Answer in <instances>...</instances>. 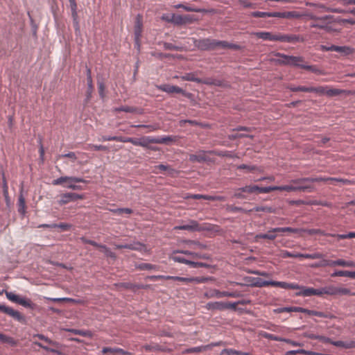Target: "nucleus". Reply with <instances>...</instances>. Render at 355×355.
Masks as SVG:
<instances>
[{
    "label": "nucleus",
    "mask_w": 355,
    "mask_h": 355,
    "mask_svg": "<svg viewBox=\"0 0 355 355\" xmlns=\"http://www.w3.org/2000/svg\"><path fill=\"white\" fill-rule=\"evenodd\" d=\"M110 211L113 214L118 215V216H122L123 214L130 215V214H132V212H133L132 209H131L130 208H118V209H110Z\"/></svg>",
    "instance_id": "cd10ccee"
},
{
    "label": "nucleus",
    "mask_w": 355,
    "mask_h": 355,
    "mask_svg": "<svg viewBox=\"0 0 355 355\" xmlns=\"http://www.w3.org/2000/svg\"><path fill=\"white\" fill-rule=\"evenodd\" d=\"M100 249H105V254L107 257H112V258L115 257L114 253L112 252L106 245H102V246H101Z\"/></svg>",
    "instance_id": "4d7b16f0"
},
{
    "label": "nucleus",
    "mask_w": 355,
    "mask_h": 355,
    "mask_svg": "<svg viewBox=\"0 0 355 355\" xmlns=\"http://www.w3.org/2000/svg\"><path fill=\"white\" fill-rule=\"evenodd\" d=\"M159 89L168 93L178 92V88L175 86L166 84L159 86Z\"/></svg>",
    "instance_id": "f704fd0d"
},
{
    "label": "nucleus",
    "mask_w": 355,
    "mask_h": 355,
    "mask_svg": "<svg viewBox=\"0 0 355 355\" xmlns=\"http://www.w3.org/2000/svg\"><path fill=\"white\" fill-rule=\"evenodd\" d=\"M345 92V90L336 89V88H329V87H327L326 95L329 97H332V96H338Z\"/></svg>",
    "instance_id": "2f4dec72"
},
{
    "label": "nucleus",
    "mask_w": 355,
    "mask_h": 355,
    "mask_svg": "<svg viewBox=\"0 0 355 355\" xmlns=\"http://www.w3.org/2000/svg\"><path fill=\"white\" fill-rule=\"evenodd\" d=\"M334 51L340 53L344 55H349L352 53V50L347 46H339L334 45Z\"/></svg>",
    "instance_id": "c9c22d12"
},
{
    "label": "nucleus",
    "mask_w": 355,
    "mask_h": 355,
    "mask_svg": "<svg viewBox=\"0 0 355 355\" xmlns=\"http://www.w3.org/2000/svg\"><path fill=\"white\" fill-rule=\"evenodd\" d=\"M87 82L88 85V95H90L94 89L93 83H92V77H87Z\"/></svg>",
    "instance_id": "bf43d9fd"
},
{
    "label": "nucleus",
    "mask_w": 355,
    "mask_h": 355,
    "mask_svg": "<svg viewBox=\"0 0 355 355\" xmlns=\"http://www.w3.org/2000/svg\"><path fill=\"white\" fill-rule=\"evenodd\" d=\"M204 296L207 298H220L223 297H241V295L239 292H228V291H220L217 289H211L206 291L204 293Z\"/></svg>",
    "instance_id": "0eeeda50"
},
{
    "label": "nucleus",
    "mask_w": 355,
    "mask_h": 355,
    "mask_svg": "<svg viewBox=\"0 0 355 355\" xmlns=\"http://www.w3.org/2000/svg\"><path fill=\"white\" fill-rule=\"evenodd\" d=\"M222 353L226 354L227 355H252L249 352H243L233 349H225L223 350Z\"/></svg>",
    "instance_id": "72a5a7b5"
},
{
    "label": "nucleus",
    "mask_w": 355,
    "mask_h": 355,
    "mask_svg": "<svg viewBox=\"0 0 355 355\" xmlns=\"http://www.w3.org/2000/svg\"><path fill=\"white\" fill-rule=\"evenodd\" d=\"M342 180L336 178H326V177H318V178H305L292 180L291 182L293 184H302L306 182H324L329 184H336V182H341Z\"/></svg>",
    "instance_id": "423d86ee"
},
{
    "label": "nucleus",
    "mask_w": 355,
    "mask_h": 355,
    "mask_svg": "<svg viewBox=\"0 0 355 355\" xmlns=\"http://www.w3.org/2000/svg\"><path fill=\"white\" fill-rule=\"evenodd\" d=\"M200 47L205 50H212L217 48L237 49L238 46L230 44L225 41H218L214 39H205L200 42Z\"/></svg>",
    "instance_id": "f03ea898"
},
{
    "label": "nucleus",
    "mask_w": 355,
    "mask_h": 355,
    "mask_svg": "<svg viewBox=\"0 0 355 355\" xmlns=\"http://www.w3.org/2000/svg\"><path fill=\"white\" fill-rule=\"evenodd\" d=\"M333 267L334 266H343V267H354L355 268V262L353 261H345L343 259H338L336 261H333V263H331Z\"/></svg>",
    "instance_id": "b1692460"
},
{
    "label": "nucleus",
    "mask_w": 355,
    "mask_h": 355,
    "mask_svg": "<svg viewBox=\"0 0 355 355\" xmlns=\"http://www.w3.org/2000/svg\"><path fill=\"white\" fill-rule=\"evenodd\" d=\"M278 41L282 42L295 43L297 42H302L303 40L296 35H284L279 33Z\"/></svg>",
    "instance_id": "6ab92c4d"
},
{
    "label": "nucleus",
    "mask_w": 355,
    "mask_h": 355,
    "mask_svg": "<svg viewBox=\"0 0 355 355\" xmlns=\"http://www.w3.org/2000/svg\"><path fill=\"white\" fill-rule=\"evenodd\" d=\"M89 148L94 150H108V148L103 145L90 144Z\"/></svg>",
    "instance_id": "603ef678"
},
{
    "label": "nucleus",
    "mask_w": 355,
    "mask_h": 355,
    "mask_svg": "<svg viewBox=\"0 0 355 355\" xmlns=\"http://www.w3.org/2000/svg\"><path fill=\"white\" fill-rule=\"evenodd\" d=\"M142 28H143L142 16L140 15H138L136 17L135 27H134L135 41V44L137 46H139L140 38L141 37V33H142Z\"/></svg>",
    "instance_id": "4468645a"
},
{
    "label": "nucleus",
    "mask_w": 355,
    "mask_h": 355,
    "mask_svg": "<svg viewBox=\"0 0 355 355\" xmlns=\"http://www.w3.org/2000/svg\"><path fill=\"white\" fill-rule=\"evenodd\" d=\"M282 256L283 258H295V253H292L288 251L284 250L282 252Z\"/></svg>",
    "instance_id": "338daca9"
},
{
    "label": "nucleus",
    "mask_w": 355,
    "mask_h": 355,
    "mask_svg": "<svg viewBox=\"0 0 355 355\" xmlns=\"http://www.w3.org/2000/svg\"><path fill=\"white\" fill-rule=\"evenodd\" d=\"M137 268L142 270H159L160 267L157 265L142 263H140Z\"/></svg>",
    "instance_id": "473e14b6"
},
{
    "label": "nucleus",
    "mask_w": 355,
    "mask_h": 355,
    "mask_svg": "<svg viewBox=\"0 0 355 355\" xmlns=\"http://www.w3.org/2000/svg\"><path fill=\"white\" fill-rule=\"evenodd\" d=\"M302 61H303V60L301 57L286 56V55L284 56V60H282V62L285 64L297 66L302 69L309 70L313 72H316V69L314 66L302 64H301V62Z\"/></svg>",
    "instance_id": "6e6552de"
},
{
    "label": "nucleus",
    "mask_w": 355,
    "mask_h": 355,
    "mask_svg": "<svg viewBox=\"0 0 355 355\" xmlns=\"http://www.w3.org/2000/svg\"><path fill=\"white\" fill-rule=\"evenodd\" d=\"M327 87H308L307 92H315L319 94H326Z\"/></svg>",
    "instance_id": "e433bc0d"
},
{
    "label": "nucleus",
    "mask_w": 355,
    "mask_h": 355,
    "mask_svg": "<svg viewBox=\"0 0 355 355\" xmlns=\"http://www.w3.org/2000/svg\"><path fill=\"white\" fill-rule=\"evenodd\" d=\"M280 288L284 289H297L300 288V286L295 283H287L285 282H281Z\"/></svg>",
    "instance_id": "ea45409f"
},
{
    "label": "nucleus",
    "mask_w": 355,
    "mask_h": 355,
    "mask_svg": "<svg viewBox=\"0 0 355 355\" xmlns=\"http://www.w3.org/2000/svg\"><path fill=\"white\" fill-rule=\"evenodd\" d=\"M117 348L118 347H103L101 353L102 354H110L111 355H116L117 354Z\"/></svg>",
    "instance_id": "49530a36"
},
{
    "label": "nucleus",
    "mask_w": 355,
    "mask_h": 355,
    "mask_svg": "<svg viewBox=\"0 0 355 355\" xmlns=\"http://www.w3.org/2000/svg\"><path fill=\"white\" fill-rule=\"evenodd\" d=\"M241 304L240 302L238 303H225L223 302H208L205 305V308L207 310H225L227 309H235L236 308V306Z\"/></svg>",
    "instance_id": "9b49d317"
},
{
    "label": "nucleus",
    "mask_w": 355,
    "mask_h": 355,
    "mask_svg": "<svg viewBox=\"0 0 355 355\" xmlns=\"http://www.w3.org/2000/svg\"><path fill=\"white\" fill-rule=\"evenodd\" d=\"M342 277H347L355 279V271L343 270Z\"/></svg>",
    "instance_id": "052dcab7"
},
{
    "label": "nucleus",
    "mask_w": 355,
    "mask_h": 355,
    "mask_svg": "<svg viewBox=\"0 0 355 355\" xmlns=\"http://www.w3.org/2000/svg\"><path fill=\"white\" fill-rule=\"evenodd\" d=\"M295 185H284V186H272V191H285L287 192H292V191H305L307 189H310V186H303L301 185L302 184H293Z\"/></svg>",
    "instance_id": "f8f14e48"
},
{
    "label": "nucleus",
    "mask_w": 355,
    "mask_h": 355,
    "mask_svg": "<svg viewBox=\"0 0 355 355\" xmlns=\"http://www.w3.org/2000/svg\"><path fill=\"white\" fill-rule=\"evenodd\" d=\"M187 230L189 232H201L205 230H209L207 225H202L197 221L191 220L186 223H182L179 225V230Z\"/></svg>",
    "instance_id": "9d476101"
},
{
    "label": "nucleus",
    "mask_w": 355,
    "mask_h": 355,
    "mask_svg": "<svg viewBox=\"0 0 355 355\" xmlns=\"http://www.w3.org/2000/svg\"><path fill=\"white\" fill-rule=\"evenodd\" d=\"M250 15L253 17H272V12L255 11L251 12Z\"/></svg>",
    "instance_id": "4c0bfd02"
},
{
    "label": "nucleus",
    "mask_w": 355,
    "mask_h": 355,
    "mask_svg": "<svg viewBox=\"0 0 355 355\" xmlns=\"http://www.w3.org/2000/svg\"><path fill=\"white\" fill-rule=\"evenodd\" d=\"M300 17V15L296 12H272V17H279V18H297Z\"/></svg>",
    "instance_id": "4be33fe9"
},
{
    "label": "nucleus",
    "mask_w": 355,
    "mask_h": 355,
    "mask_svg": "<svg viewBox=\"0 0 355 355\" xmlns=\"http://www.w3.org/2000/svg\"><path fill=\"white\" fill-rule=\"evenodd\" d=\"M254 35L260 39L268 41H278L279 33L274 34L270 32H257Z\"/></svg>",
    "instance_id": "412c9836"
},
{
    "label": "nucleus",
    "mask_w": 355,
    "mask_h": 355,
    "mask_svg": "<svg viewBox=\"0 0 355 355\" xmlns=\"http://www.w3.org/2000/svg\"><path fill=\"white\" fill-rule=\"evenodd\" d=\"M300 291L296 293L298 296L309 297L312 295L322 296L324 294H327V287L321 288H308L304 286H300L298 288Z\"/></svg>",
    "instance_id": "1a4fd4ad"
},
{
    "label": "nucleus",
    "mask_w": 355,
    "mask_h": 355,
    "mask_svg": "<svg viewBox=\"0 0 355 355\" xmlns=\"http://www.w3.org/2000/svg\"><path fill=\"white\" fill-rule=\"evenodd\" d=\"M237 168L238 169H246L248 171H252L256 169V166H249V165H246V164H241V165H239L237 167Z\"/></svg>",
    "instance_id": "e2e57ef3"
},
{
    "label": "nucleus",
    "mask_w": 355,
    "mask_h": 355,
    "mask_svg": "<svg viewBox=\"0 0 355 355\" xmlns=\"http://www.w3.org/2000/svg\"><path fill=\"white\" fill-rule=\"evenodd\" d=\"M34 337L35 338L37 337L40 340H44L47 343H49V344L52 343V341L49 338L44 336L43 334H35V335H34Z\"/></svg>",
    "instance_id": "69168bd1"
},
{
    "label": "nucleus",
    "mask_w": 355,
    "mask_h": 355,
    "mask_svg": "<svg viewBox=\"0 0 355 355\" xmlns=\"http://www.w3.org/2000/svg\"><path fill=\"white\" fill-rule=\"evenodd\" d=\"M81 240H82V241H83L84 243H88V244H90V245H93V246H94V247H96V248H99V249L101 248V246H102V245H101V244H99V243H96V241H94L89 240V239H86V238H84V237L81 238Z\"/></svg>",
    "instance_id": "3c124183"
},
{
    "label": "nucleus",
    "mask_w": 355,
    "mask_h": 355,
    "mask_svg": "<svg viewBox=\"0 0 355 355\" xmlns=\"http://www.w3.org/2000/svg\"><path fill=\"white\" fill-rule=\"evenodd\" d=\"M166 141V138H155L152 137H143L141 138L130 137L128 143L137 146L148 148L150 144H163Z\"/></svg>",
    "instance_id": "7ed1b4c3"
},
{
    "label": "nucleus",
    "mask_w": 355,
    "mask_h": 355,
    "mask_svg": "<svg viewBox=\"0 0 355 355\" xmlns=\"http://www.w3.org/2000/svg\"><path fill=\"white\" fill-rule=\"evenodd\" d=\"M6 297L12 302L19 304L26 308L35 309L36 304L33 303L30 299L21 297L12 292H6Z\"/></svg>",
    "instance_id": "39448f33"
},
{
    "label": "nucleus",
    "mask_w": 355,
    "mask_h": 355,
    "mask_svg": "<svg viewBox=\"0 0 355 355\" xmlns=\"http://www.w3.org/2000/svg\"><path fill=\"white\" fill-rule=\"evenodd\" d=\"M323 257V254L319 252L313 253V254H305L304 256V259H321Z\"/></svg>",
    "instance_id": "09e8293b"
},
{
    "label": "nucleus",
    "mask_w": 355,
    "mask_h": 355,
    "mask_svg": "<svg viewBox=\"0 0 355 355\" xmlns=\"http://www.w3.org/2000/svg\"><path fill=\"white\" fill-rule=\"evenodd\" d=\"M115 112H125L129 113H137V114H141V112L140 110L135 107H130V106H121L119 107H116L114 109Z\"/></svg>",
    "instance_id": "393cba45"
},
{
    "label": "nucleus",
    "mask_w": 355,
    "mask_h": 355,
    "mask_svg": "<svg viewBox=\"0 0 355 355\" xmlns=\"http://www.w3.org/2000/svg\"><path fill=\"white\" fill-rule=\"evenodd\" d=\"M18 211L22 215H24L26 212V200L22 194L19 196Z\"/></svg>",
    "instance_id": "a878e982"
},
{
    "label": "nucleus",
    "mask_w": 355,
    "mask_h": 355,
    "mask_svg": "<svg viewBox=\"0 0 355 355\" xmlns=\"http://www.w3.org/2000/svg\"><path fill=\"white\" fill-rule=\"evenodd\" d=\"M287 88L288 89H290L291 91H292V92H307V90H308V87H304V86L295 87V86L292 85H288L287 87Z\"/></svg>",
    "instance_id": "de8ad7c7"
},
{
    "label": "nucleus",
    "mask_w": 355,
    "mask_h": 355,
    "mask_svg": "<svg viewBox=\"0 0 355 355\" xmlns=\"http://www.w3.org/2000/svg\"><path fill=\"white\" fill-rule=\"evenodd\" d=\"M281 282L277 281H263L261 283L254 284V286H271L273 287H279L280 288Z\"/></svg>",
    "instance_id": "7c9ffc66"
},
{
    "label": "nucleus",
    "mask_w": 355,
    "mask_h": 355,
    "mask_svg": "<svg viewBox=\"0 0 355 355\" xmlns=\"http://www.w3.org/2000/svg\"><path fill=\"white\" fill-rule=\"evenodd\" d=\"M282 342H284V343H286L288 344H290V345H291L293 347H297V346H300L301 345V344L300 343L294 341V340H292L291 339H288V338H282Z\"/></svg>",
    "instance_id": "680f3d73"
},
{
    "label": "nucleus",
    "mask_w": 355,
    "mask_h": 355,
    "mask_svg": "<svg viewBox=\"0 0 355 355\" xmlns=\"http://www.w3.org/2000/svg\"><path fill=\"white\" fill-rule=\"evenodd\" d=\"M329 19L328 16L316 18L311 24L310 26L312 28H318L321 29H327V21Z\"/></svg>",
    "instance_id": "aec40b11"
},
{
    "label": "nucleus",
    "mask_w": 355,
    "mask_h": 355,
    "mask_svg": "<svg viewBox=\"0 0 355 355\" xmlns=\"http://www.w3.org/2000/svg\"><path fill=\"white\" fill-rule=\"evenodd\" d=\"M277 229H279V227H275V228H270L266 233H261L259 234L256 236V239H267L270 241H273L277 237V233H281L280 232L277 231Z\"/></svg>",
    "instance_id": "f3484780"
},
{
    "label": "nucleus",
    "mask_w": 355,
    "mask_h": 355,
    "mask_svg": "<svg viewBox=\"0 0 355 355\" xmlns=\"http://www.w3.org/2000/svg\"><path fill=\"white\" fill-rule=\"evenodd\" d=\"M0 311L3 312L4 313H6L7 315L11 316L15 320H16L19 322H21V321L24 320V316L22 315V314L20 312L13 309L11 307L6 306L3 304H0Z\"/></svg>",
    "instance_id": "2eb2a0df"
},
{
    "label": "nucleus",
    "mask_w": 355,
    "mask_h": 355,
    "mask_svg": "<svg viewBox=\"0 0 355 355\" xmlns=\"http://www.w3.org/2000/svg\"><path fill=\"white\" fill-rule=\"evenodd\" d=\"M189 159L192 162H202L205 161L206 157L204 153H200L199 155H190Z\"/></svg>",
    "instance_id": "58836bf2"
},
{
    "label": "nucleus",
    "mask_w": 355,
    "mask_h": 355,
    "mask_svg": "<svg viewBox=\"0 0 355 355\" xmlns=\"http://www.w3.org/2000/svg\"><path fill=\"white\" fill-rule=\"evenodd\" d=\"M57 200L58 204L60 206L67 205L70 202H75L78 200H83L85 198V196L83 194H78L73 192H67L61 193L58 196Z\"/></svg>",
    "instance_id": "20e7f679"
},
{
    "label": "nucleus",
    "mask_w": 355,
    "mask_h": 355,
    "mask_svg": "<svg viewBox=\"0 0 355 355\" xmlns=\"http://www.w3.org/2000/svg\"><path fill=\"white\" fill-rule=\"evenodd\" d=\"M302 232H306L310 235L321 234V235H324V236H330L329 234H325L323 231H322L321 230H318V229H310V230L304 229V231H302Z\"/></svg>",
    "instance_id": "37998d69"
},
{
    "label": "nucleus",
    "mask_w": 355,
    "mask_h": 355,
    "mask_svg": "<svg viewBox=\"0 0 355 355\" xmlns=\"http://www.w3.org/2000/svg\"><path fill=\"white\" fill-rule=\"evenodd\" d=\"M179 263H184L190 266L191 268H198L204 266V264L200 262H195L193 261L187 260L184 258L179 257Z\"/></svg>",
    "instance_id": "c756f323"
},
{
    "label": "nucleus",
    "mask_w": 355,
    "mask_h": 355,
    "mask_svg": "<svg viewBox=\"0 0 355 355\" xmlns=\"http://www.w3.org/2000/svg\"><path fill=\"white\" fill-rule=\"evenodd\" d=\"M208 346H199L187 349L185 352L187 353H200L206 350Z\"/></svg>",
    "instance_id": "c03bdc74"
},
{
    "label": "nucleus",
    "mask_w": 355,
    "mask_h": 355,
    "mask_svg": "<svg viewBox=\"0 0 355 355\" xmlns=\"http://www.w3.org/2000/svg\"><path fill=\"white\" fill-rule=\"evenodd\" d=\"M261 335L263 338L270 340L281 341V342L282 340V338L272 334L267 333V332H263Z\"/></svg>",
    "instance_id": "a18cd8bd"
},
{
    "label": "nucleus",
    "mask_w": 355,
    "mask_h": 355,
    "mask_svg": "<svg viewBox=\"0 0 355 355\" xmlns=\"http://www.w3.org/2000/svg\"><path fill=\"white\" fill-rule=\"evenodd\" d=\"M80 182L85 183L87 181L83 178L75 176H61L53 180L52 184L53 185H62L65 188L72 190L81 191L83 190L84 188L82 186L77 184V183Z\"/></svg>",
    "instance_id": "f257e3e1"
},
{
    "label": "nucleus",
    "mask_w": 355,
    "mask_h": 355,
    "mask_svg": "<svg viewBox=\"0 0 355 355\" xmlns=\"http://www.w3.org/2000/svg\"><path fill=\"white\" fill-rule=\"evenodd\" d=\"M277 313H291L294 312V306H290V307H282L279 308L276 310Z\"/></svg>",
    "instance_id": "13d9d810"
},
{
    "label": "nucleus",
    "mask_w": 355,
    "mask_h": 355,
    "mask_svg": "<svg viewBox=\"0 0 355 355\" xmlns=\"http://www.w3.org/2000/svg\"><path fill=\"white\" fill-rule=\"evenodd\" d=\"M56 227L60 228L63 231H68L71 229V225L64 223H61L59 224H55Z\"/></svg>",
    "instance_id": "6e6d98bb"
},
{
    "label": "nucleus",
    "mask_w": 355,
    "mask_h": 355,
    "mask_svg": "<svg viewBox=\"0 0 355 355\" xmlns=\"http://www.w3.org/2000/svg\"><path fill=\"white\" fill-rule=\"evenodd\" d=\"M48 300L55 302H74L75 300L72 298L69 297H62V298H51L48 297L46 298Z\"/></svg>",
    "instance_id": "8fccbe9b"
},
{
    "label": "nucleus",
    "mask_w": 355,
    "mask_h": 355,
    "mask_svg": "<svg viewBox=\"0 0 355 355\" xmlns=\"http://www.w3.org/2000/svg\"><path fill=\"white\" fill-rule=\"evenodd\" d=\"M320 49L323 51H334V45H331V46L321 45Z\"/></svg>",
    "instance_id": "774afa93"
},
{
    "label": "nucleus",
    "mask_w": 355,
    "mask_h": 355,
    "mask_svg": "<svg viewBox=\"0 0 355 355\" xmlns=\"http://www.w3.org/2000/svg\"><path fill=\"white\" fill-rule=\"evenodd\" d=\"M331 345H333L336 347H343L345 349H351L350 341L349 342H343L341 340H338V341L332 340Z\"/></svg>",
    "instance_id": "79ce46f5"
},
{
    "label": "nucleus",
    "mask_w": 355,
    "mask_h": 355,
    "mask_svg": "<svg viewBox=\"0 0 355 355\" xmlns=\"http://www.w3.org/2000/svg\"><path fill=\"white\" fill-rule=\"evenodd\" d=\"M307 315H315V316H318L320 318H330V319L335 318V316L330 313H324V312H322V311H317L309 310V309H308Z\"/></svg>",
    "instance_id": "5701e85b"
},
{
    "label": "nucleus",
    "mask_w": 355,
    "mask_h": 355,
    "mask_svg": "<svg viewBox=\"0 0 355 355\" xmlns=\"http://www.w3.org/2000/svg\"><path fill=\"white\" fill-rule=\"evenodd\" d=\"M272 186L266 187H260L257 185H249L244 187L239 188L238 191L240 192H247L250 193H252L254 192H259L260 193H268L272 191Z\"/></svg>",
    "instance_id": "ddd939ff"
},
{
    "label": "nucleus",
    "mask_w": 355,
    "mask_h": 355,
    "mask_svg": "<svg viewBox=\"0 0 355 355\" xmlns=\"http://www.w3.org/2000/svg\"><path fill=\"white\" fill-rule=\"evenodd\" d=\"M277 231L280 232L281 233L284 232H289V233H296V234H300L304 231V229L302 228H293L290 227H279V229H277Z\"/></svg>",
    "instance_id": "c85d7f7f"
},
{
    "label": "nucleus",
    "mask_w": 355,
    "mask_h": 355,
    "mask_svg": "<svg viewBox=\"0 0 355 355\" xmlns=\"http://www.w3.org/2000/svg\"><path fill=\"white\" fill-rule=\"evenodd\" d=\"M114 245L116 249L125 248V249H130V250H138L140 252H146L147 251V248L144 245H143L140 243H130V244H122V245H118V244L114 243Z\"/></svg>",
    "instance_id": "dca6fc26"
},
{
    "label": "nucleus",
    "mask_w": 355,
    "mask_h": 355,
    "mask_svg": "<svg viewBox=\"0 0 355 355\" xmlns=\"http://www.w3.org/2000/svg\"><path fill=\"white\" fill-rule=\"evenodd\" d=\"M2 343H8L10 344L12 346L17 345V341L12 337H9L7 336H5L3 340Z\"/></svg>",
    "instance_id": "864d4df0"
},
{
    "label": "nucleus",
    "mask_w": 355,
    "mask_h": 355,
    "mask_svg": "<svg viewBox=\"0 0 355 355\" xmlns=\"http://www.w3.org/2000/svg\"><path fill=\"white\" fill-rule=\"evenodd\" d=\"M350 290L347 288L329 286L327 287V295H349Z\"/></svg>",
    "instance_id": "a211bd4d"
},
{
    "label": "nucleus",
    "mask_w": 355,
    "mask_h": 355,
    "mask_svg": "<svg viewBox=\"0 0 355 355\" xmlns=\"http://www.w3.org/2000/svg\"><path fill=\"white\" fill-rule=\"evenodd\" d=\"M69 1L70 3L71 9V11H72V16H73V19H74L75 23H76V31H79L78 24L76 21V18H77V15H77V12H76L77 4L76 3V0H69Z\"/></svg>",
    "instance_id": "bb28decb"
},
{
    "label": "nucleus",
    "mask_w": 355,
    "mask_h": 355,
    "mask_svg": "<svg viewBox=\"0 0 355 355\" xmlns=\"http://www.w3.org/2000/svg\"><path fill=\"white\" fill-rule=\"evenodd\" d=\"M330 236L336 237L338 239H346L355 238V232H349L346 234H329Z\"/></svg>",
    "instance_id": "a19ab883"
},
{
    "label": "nucleus",
    "mask_w": 355,
    "mask_h": 355,
    "mask_svg": "<svg viewBox=\"0 0 355 355\" xmlns=\"http://www.w3.org/2000/svg\"><path fill=\"white\" fill-rule=\"evenodd\" d=\"M60 157H67V158L72 159L73 160H76L77 159V157H76L75 153H73V152H70L67 154L61 155H60Z\"/></svg>",
    "instance_id": "0e129e2a"
},
{
    "label": "nucleus",
    "mask_w": 355,
    "mask_h": 355,
    "mask_svg": "<svg viewBox=\"0 0 355 355\" xmlns=\"http://www.w3.org/2000/svg\"><path fill=\"white\" fill-rule=\"evenodd\" d=\"M171 278H172V277H169V276L166 277L164 275H152V276L147 277V279L149 280H151V281H156V280H159V279H171Z\"/></svg>",
    "instance_id": "5fc2aeb1"
}]
</instances>
